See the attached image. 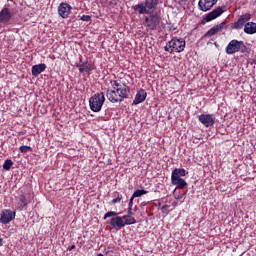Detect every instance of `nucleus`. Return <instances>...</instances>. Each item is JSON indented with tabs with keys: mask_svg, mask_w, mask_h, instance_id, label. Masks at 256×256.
I'll return each instance as SVG.
<instances>
[{
	"mask_svg": "<svg viewBox=\"0 0 256 256\" xmlns=\"http://www.w3.org/2000/svg\"><path fill=\"white\" fill-rule=\"evenodd\" d=\"M113 90H107L106 97L110 103H121L124 99H129L131 88L121 80L111 81Z\"/></svg>",
	"mask_w": 256,
	"mask_h": 256,
	"instance_id": "f257e3e1",
	"label": "nucleus"
},
{
	"mask_svg": "<svg viewBox=\"0 0 256 256\" xmlns=\"http://www.w3.org/2000/svg\"><path fill=\"white\" fill-rule=\"evenodd\" d=\"M185 175V169H174L171 174V184L178 187V189H185V187H187V181H185V179L182 178L185 177Z\"/></svg>",
	"mask_w": 256,
	"mask_h": 256,
	"instance_id": "f03ea898",
	"label": "nucleus"
},
{
	"mask_svg": "<svg viewBox=\"0 0 256 256\" xmlns=\"http://www.w3.org/2000/svg\"><path fill=\"white\" fill-rule=\"evenodd\" d=\"M164 51H167L168 53H181L185 51V39L173 38L166 44Z\"/></svg>",
	"mask_w": 256,
	"mask_h": 256,
	"instance_id": "7ed1b4c3",
	"label": "nucleus"
},
{
	"mask_svg": "<svg viewBox=\"0 0 256 256\" xmlns=\"http://www.w3.org/2000/svg\"><path fill=\"white\" fill-rule=\"evenodd\" d=\"M157 7V1L155 0H146L140 4L134 5L132 9L138 11L140 15H149L154 8Z\"/></svg>",
	"mask_w": 256,
	"mask_h": 256,
	"instance_id": "20e7f679",
	"label": "nucleus"
},
{
	"mask_svg": "<svg viewBox=\"0 0 256 256\" xmlns=\"http://www.w3.org/2000/svg\"><path fill=\"white\" fill-rule=\"evenodd\" d=\"M103 103H105V95L103 93L94 94L89 100L91 111L99 113L103 107Z\"/></svg>",
	"mask_w": 256,
	"mask_h": 256,
	"instance_id": "39448f33",
	"label": "nucleus"
},
{
	"mask_svg": "<svg viewBox=\"0 0 256 256\" xmlns=\"http://www.w3.org/2000/svg\"><path fill=\"white\" fill-rule=\"evenodd\" d=\"M241 47H245V43L239 40H231L226 46L227 55H235L241 51Z\"/></svg>",
	"mask_w": 256,
	"mask_h": 256,
	"instance_id": "423d86ee",
	"label": "nucleus"
},
{
	"mask_svg": "<svg viewBox=\"0 0 256 256\" xmlns=\"http://www.w3.org/2000/svg\"><path fill=\"white\" fill-rule=\"evenodd\" d=\"M145 23L151 31H155V29H157L161 23V17H159L157 14H152L145 18Z\"/></svg>",
	"mask_w": 256,
	"mask_h": 256,
	"instance_id": "0eeeda50",
	"label": "nucleus"
},
{
	"mask_svg": "<svg viewBox=\"0 0 256 256\" xmlns=\"http://www.w3.org/2000/svg\"><path fill=\"white\" fill-rule=\"evenodd\" d=\"M15 211H11L9 209H4L1 212V217H0V223H2L3 225H7L9 223H11V221H13V219H15Z\"/></svg>",
	"mask_w": 256,
	"mask_h": 256,
	"instance_id": "6e6552de",
	"label": "nucleus"
},
{
	"mask_svg": "<svg viewBox=\"0 0 256 256\" xmlns=\"http://www.w3.org/2000/svg\"><path fill=\"white\" fill-rule=\"evenodd\" d=\"M223 13H224L223 7H217L212 12L206 14V16L203 18V21H205L206 23H209V21H213L214 19H217V17H221Z\"/></svg>",
	"mask_w": 256,
	"mask_h": 256,
	"instance_id": "1a4fd4ad",
	"label": "nucleus"
},
{
	"mask_svg": "<svg viewBox=\"0 0 256 256\" xmlns=\"http://www.w3.org/2000/svg\"><path fill=\"white\" fill-rule=\"evenodd\" d=\"M198 120L204 127H213V125H215V118L210 114H201Z\"/></svg>",
	"mask_w": 256,
	"mask_h": 256,
	"instance_id": "9d476101",
	"label": "nucleus"
},
{
	"mask_svg": "<svg viewBox=\"0 0 256 256\" xmlns=\"http://www.w3.org/2000/svg\"><path fill=\"white\" fill-rule=\"evenodd\" d=\"M71 5L68 3H61L58 6V15L62 17V19H67L69 15H71Z\"/></svg>",
	"mask_w": 256,
	"mask_h": 256,
	"instance_id": "9b49d317",
	"label": "nucleus"
},
{
	"mask_svg": "<svg viewBox=\"0 0 256 256\" xmlns=\"http://www.w3.org/2000/svg\"><path fill=\"white\" fill-rule=\"evenodd\" d=\"M216 4L217 0H199L198 2L200 11H209Z\"/></svg>",
	"mask_w": 256,
	"mask_h": 256,
	"instance_id": "f8f14e48",
	"label": "nucleus"
},
{
	"mask_svg": "<svg viewBox=\"0 0 256 256\" xmlns=\"http://www.w3.org/2000/svg\"><path fill=\"white\" fill-rule=\"evenodd\" d=\"M110 225L112 227V229H123V227H125V223H124V220H123V216H116L114 218H112L110 220Z\"/></svg>",
	"mask_w": 256,
	"mask_h": 256,
	"instance_id": "ddd939ff",
	"label": "nucleus"
},
{
	"mask_svg": "<svg viewBox=\"0 0 256 256\" xmlns=\"http://www.w3.org/2000/svg\"><path fill=\"white\" fill-rule=\"evenodd\" d=\"M11 17H13V14H11L9 8H3L0 11V23H9L11 21Z\"/></svg>",
	"mask_w": 256,
	"mask_h": 256,
	"instance_id": "4468645a",
	"label": "nucleus"
},
{
	"mask_svg": "<svg viewBox=\"0 0 256 256\" xmlns=\"http://www.w3.org/2000/svg\"><path fill=\"white\" fill-rule=\"evenodd\" d=\"M147 99V91L145 89H140L133 100V105H139V103H143Z\"/></svg>",
	"mask_w": 256,
	"mask_h": 256,
	"instance_id": "2eb2a0df",
	"label": "nucleus"
},
{
	"mask_svg": "<svg viewBox=\"0 0 256 256\" xmlns=\"http://www.w3.org/2000/svg\"><path fill=\"white\" fill-rule=\"evenodd\" d=\"M249 19H251V15H249V14H244V15L240 16L238 21L236 23H234V29L243 28V25H245V23H247V21H249Z\"/></svg>",
	"mask_w": 256,
	"mask_h": 256,
	"instance_id": "dca6fc26",
	"label": "nucleus"
},
{
	"mask_svg": "<svg viewBox=\"0 0 256 256\" xmlns=\"http://www.w3.org/2000/svg\"><path fill=\"white\" fill-rule=\"evenodd\" d=\"M249 19H251V15H249V14H244V15L240 16L238 21L236 23H234V29L243 28V25H245V23H247V21H249Z\"/></svg>",
	"mask_w": 256,
	"mask_h": 256,
	"instance_id": "f3484780",
	"label": "nucleus"
},
{
	"mask_svg": "<svg viewBox=\"0 0 256 256\" xmlns=\"http://www.w3.org/2000/svg\"><path fill=\"white\" fill-rule=\"evenodd\" d=\"M46 69H47V65L43 63L34 65L32 67V75H34V77H37L38 75H41V73H43V71H45Z\"/></svg>",
	"mask_w": 256,
	"mask_h": 256,
	"instance_id": "a211bd4d",
	"label": "nucleus"
},
{
	"mask_svg": "<svg viewBox=\"0 0 256 256\" xmlns=\"http://www.w3.org/2000/svg\"><path fill=\"white\" fill-rule=\"evenodd\" d=\"M244 33H247V35H255L256 33V23L254 22H248L244 26Z\"/></svg>",
	"mask_w": 256,
	"mask_h": 256,
	"instance_id": "6ab92c4d",
	"label": "nucleus"
},
{
	"mask_svg": "<svg viewBox=\"0 0 256 256\" xmlns=\"http://www.w3.org/2000/svg\"><path fill=\"white\" fill-rule=\"evenodd\" d=\"M225 27V23H221L220 25L212 27L210 30L207 31L205 34L206 37H213V35H216V33H219L221 29Z\"/></svg>",
	"mask_w": 256,
	"mask_h": 256,
	"instance_id": "aec40b11",
	"label": "nucleus"
},
{
	"mask_svg": "<svg viewBox=\"0 0 256 256\" xmlns=\"http://www.w3.org/2000/svg\"><path fill=\"white\" fill-rule=\"evenodd\" d=\"M225 27V23H221L220 25L212 27L210 30L207 31L205 34L206 37H213V35H216V33H219L221 29Z\"/></svg>",
	"mask_w": 256,
	"mask_h": 256,
	"instance_id": "412c9836",
	"label": "nucleus"
},
{
	"mask_svg": "<svg viewBox=\"0 0 256 256\" xmlns=\"http://www.w3.org/2000/svg\"><path fill=\"white\" fill-rule=\"evenodd\" d=\"M80 73H89V71H93V65L89 62H84L78 65Z\"/></svg>",
	"mask_w": 256,
	"mask_h": 256,
	"instance_id": "4be33fe9",
	"label": "nucleus"
},
{
	"mask_svg": "<svg viewBox=\"0 0 256 256\" xmlns=\"http://www.w3.org/2000/svg\"><path fill=\"white\" fill-rule=\"evenodd\" d=\"M122 219L124 221V227L125 225H135V223H137V220L135 219V217L130 215H124L122 216Z\"/></svg>",
	"mask_w": 256,
	"mask_h": 256,
	"instance_id": "5701e85b",
	"label": "nucleus"
},
{
	"mask_svg": "<svg viewBox=\"0 0 256 256\" xmlns=\"http://www.w3.org/2000/svg\"><path fill=\"white\" fill-rule=\"evenodd\" d=\"M11 167H13V160L7 159L3 164V169H5V171H9Z\"/></svg>",
	"mask_w": 256,
	"mask_h": 256,
	"instance_id": "b1692460",
	"label": "nucleus"
},
{
	"mask_svg": "<svg viewBox=\"0 0 256 256\" xmlns=\"http://www.w3.org/2000/svg\"><path fill=\"white\" fill-rule=\"evenodd\" d=\"M143 195H147V190H136L134 191L132 197L135 199V197H143Z\"/></svg>",
	"mask_w": 256,
	"mask_h": 256,
	"instance_id": "393cba45",
	"label": "nucleus"
},
{
	"mask_svg": "<svg viewBox=\"0 0 256 256\" xmlns=\"http://www.w3.org/2000/svg\"><path fill=\"white\" fill-rule=\"evenodd\" d=\"M19 201H20V207H27L28 201H27V197H25V195H21L19 198Z\"/></svg>",
	"mask_w": 256,
	"mask_h": 256,
	"instance_id": "a878e982",
	"label": "nucleus"
},
{
	"mask_svg": "<svg viewBox=\"0 0 256 256\" xmlns=\"http://www.w3.org/2000/svg\"><path fill=\"white\" fill-rule=\"evenodd\" d=\"M19 150H20V153H28V151H33L31 146H21Z\"/></svg>",
	"mask_w": 256,
	"mask_h": 256,
	"instance_id": "bb28decb",
	"label": "nucleus"
},
{
	"mask_svg": "<svg viewBox=\"0 0 256 256\" xmlns=\"http://www.w3.org/2000/svg\"><path fill=\"white\" fill-rule=\"evenodd\" d=\"M108 217H117V212L109 211L104 215V220L108 219Z\"/></svg>",
	"mask_w": 256,
	"mask_h": 256,
	"instance_id": "cd10ccee",
	"label": "nucleus"
},
{
	"mask_svg": "<svg viewBox=\"0 0 256 256\" xmlns=\"http://www.w3.org/2000/svg\"><path fill=\"white\" fill-rule=\"evenodd\" d=\"M122 199H123V196L119 194L116 198L112 200V204L115 205L116 203H121Z\"/></svg>",
	"mask_w": 256,
	"mask_h": 256,
	"instance_id": "c85d7f7f",
	"label": "nucleus"
},
{
	"mask_svg": "<svg viewBox=\"0 0 256 256\" xmlns=\"http://www.w3.org/2000/svg\"><path fill=\"white\" fill-rule=\"evenodd\" d=\"M81 21H91V16H89V15H83V16L81 17Z\"/></svg>",
	"mask_w": 256,
	"mask_h": 256,
	"instance_id": "c756f323",
	"label": "nucleus"
},
{
	"mask_svg": "<svg viewBox=\"0 0 256 256\" xmlns=\"http://www.w3.org/2000/svg\"><path fill=\"white\" fill-rule=\"evenodd\" d=\"M134 199L135 198L133 196L130 198V201H129V204H128V209H133V200Z\"/></svg>",
	"mask_w": 256,
	"mask_h": 256,
	"instance_id": "7c9ffc66",
	"label": "nucleus"
},
{
	"mask_svg": "<svg viewBox=\"0 0 256 256\" xmlns=\"http://www.w3.org/2000/svg\"><path fill=\"white\" fill-rule=\"evenodd\" d=\"M130 217H133V208H128V214Z\"/></svg>",
	"mask_w": 256,
	"mask_h": 256,
	"instance_id": "2f4dec72",
	"label": "nucleus"
},
{
	"mask_svg": "<svg viewBox=\"0 0 256 256\" xmlns=\"http://www.w3.org/2000/svg\"><path fill=\"white\" fill-rule=\"evenodd\" d=\"M72 249H75V245H72V246L70 247V251H72Z\"/></svg>",
	"mask_w": 256,
	"mask_h": 256,
	"instance_id": "473e14b6",
	"label": "nucleus"
},
{
	"mask_svg": "<svg viewBox=\"0 0 256 256\" xmlns=\"http://www.w3.org/2000/svg\"><path fill=\"white\" fill-rule=\"evenodd\" d=\"M0 245H3V239L0 238Z\"/></svg>",
	"mask_w": 256,
	"mask_h": 256,
	"instance_id": "72a5a7b5",
	"label": "nucleus"
}]
</instances>
